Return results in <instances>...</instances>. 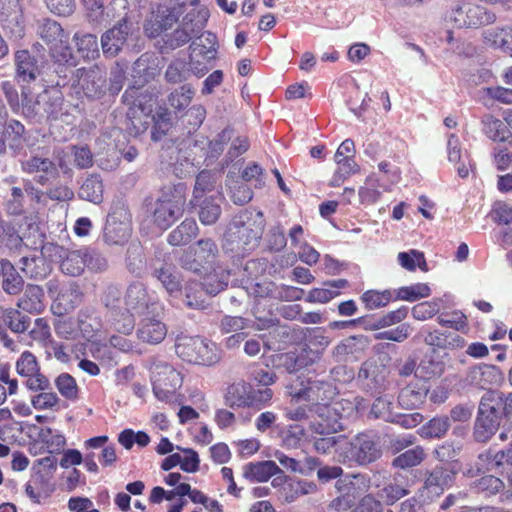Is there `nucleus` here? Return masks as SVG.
<instances>
[{"instance_id": "obj_9", "label": "nucleus", "mask_w": 512, "mask_h": 512, "mask_svg": "<svg viewBox=\"0 0 512 512\" xmlns=\"http://www.w3.org/2000/svg\"><path fill=\"white\" fill-rule=\"evenodd\" d=\"M150 371L155 397L160 401H169L182 386L181 373L164 361H154Z\"/></svg>"}, {"instance_id": "obj_38", "label": "nucleus", "mask_w": 512, "mask_h": 512, "mask_svg": "<svg viewBox=\"0 0 512 512\" xmlns=\"http://www.w3.org/2000/svg\"><path fill=\"white\" fill-rule=\"evenodd\" d=\"M0 266L3 275V290L10 295L19 294L23 289V278L19 275L14 265L10 261L1 260Z\"/></svg>"}, {"instance_id": "obj_48", "label": "nucleus", "mask_w": 512, "mask_h": 512, "mask_svg": "<svg viewBox=\"0 0 512 512\" xmlns=\"http://www.w3.org/2000/svg\"><path fill=\"white\" fill-rule=\"evenodd\" d=\"M397 259L400 266L408 271H414L416 267L424 272L428 271L424 253L419 250L411 249L407 252H399Z\"/></svg>"}, {"instance_id": "obj_44", "label": "nucleus", "mask_w": 512, "mask_h": 512, "mask_svg": "<svg viewBox=\"0 0 512 512\" xmlns=\"http://www.w3.org/2000/svg\"><path fill=\"white\" fill-rule=\"evenodd\" d=\"M450 428V418L448 416L434 417L422 425L418 434L425 439H439L446 435Z\"/></svg>"}, {"instance_id": "obj_20", "label": "nucleus", "mask_w": 512, "mask_h": 512, "mask_svg": "<svg viewBox=\"0 0 512 512\" xmlns=\"http://www.w3.org/2000/svg\"><path fill=\"white\" fill-rule=\"evenodd\" d=\"M209 18V11L206 7L199 5V0H191L185 3V12L179 18L178 25L185 29L193 37H197L205 28Z\"/></svg>"}, {"instance_id": "obj_61", "label": "nucleus", "mask_w": 512, "mask_h": 512, "mask_svg": "<svg viewBox=\"0 0 512 512\" xmlns=\"http://www.w3.org/2000/svg\"><path fill=\"white\" fill-rule=\"evenodd\" d=\"M370 413L385 422H394L393 404L385 397H378L372 404Z\"/></svg>"}, {"instance_id": "obj_43", "label": "nucleus", "mask_w": 512, "mask_h": 512, "mask_svg": "<svg viewBox=\"0 0 512 512\" xmlns=\"http://www.w3.org/2000/svg\"><path fill=\"white\" fill-rule=\"evenodd\" d=\"M73 41L78 53L86 59L94 60L99 56V45L97 36L91 33L76 32Z\"/></svg>"}, {"instance_id": "obj_2", "label": "nucleus", "mask_w": 512, "mask_h": 512, "mask_svg": "<svg viewBox=\"0 0 512 512\" xmlns=\"http://www.w3.org/2000/svg\"><path fill=\"white\" fill-rule=\"evenodd\" d=\"M122 101L128 106L127 127L131 133H144L150 125V114L155 103L154 94L144 87H128L122 95Z\"/></svg>"}, {"instance_id": "obj_32", "label": "nucleus", "mask_w": 512, "mask_h": 512, "mask_svg": "<svg viewBox=\"0 0 512 512\" xmlns=\"http://www.w3.org/2000/svg\"><path fill=\"white\" fill-rule=\"evenodd\" d=\"M1 135L13 152L20 151L26 142V129L20 121L15 119H10L5 122Z\"/></svg>"}, {"instance_id": "obj_62", "label": "nucleus", "mask_w": 512, "mask_h": 512, "mask_svg": "<svg viewBox=\"0 0 512 512\" xmlns=\"http://www.w3.org/2000/svg\"><path fill=\"white\" fill-rule=\"evenodd\" d=\"M189 75L190 71L187 68L186 62L182 60L172 62L165 71V79L172 84L187 80Z\"/></svg>"}, {"instance_id": "obj_42", "label": "nucleus", "mask_w": 512, "mask_h": 512, "mask_svg": "<svg viewBox=\"0 0 512 512\" xmlns=\"http://www.w3.org/2000/svg\"><path fill=\"white\" fill-rule=\"evenodd\" d=\"M185 304L192 309L203 310L208 306V293L197 281H188L184 286Z\"/></svg>"}, {"instance_id": "obj_17", "label": "nucleus", "mask_w": 512, "mask_h": 512, "mask_svg": "<svg viewBox=\"0 0 512 512\" xmlns=\"http://www.w3.org/2000/svg\"><path fill=\"white\" fill-rule=\"evenodd\" d=\"M184 203L185 198L181 194L159 199L153 214L155 224L161 229L170 227L182 215Z\"/></svg>"}, {"instance_id": "obj_31", "label": "nucleus", "mask_w": 512, "mask_h": 512, "mask_svg": "<svg viewBox=\"0 0 512 512\" xmlns=\"http://www.w3.org/2000/svg\"><path fill=\"white\" fill-rule=\"evenodd\" d=\"M251 385L244 381L231 384L225 394V403L230 408L250 407L251 401Z\"/></svg>"}, {"instance_id": "obj_25", "label": "nucleus", "mask_w": 512, "mask_h": 512, "mask_svg": "<svg viewBox=\"0 0 512 512\" xmlns=\"http://www.w3.org/2000/svg\"><path fill=\"white\" fill-rule=\"evenodd\" d=\"M429 386L424 380H417L404 387L399 395V405L404 409H416L420 407L427 397Z\"/></svg>"}, {"instance_id": "obj_8", "label": "nucleus", "mask_w": 512, "mask_h": 512, "mask_svg": "<svg viewBox=\"0 0 512 512\" xmlns=\"http://www.w3.org/2000/svg\"><path fill=\"white\" fill-rule=\"evenodd\" d=\"M219 249L214 240L200 239L195 245L184 250L179 257V265L188 271L199 273L212 268L218 258Z\"/></svg>"}, {"instance_id": "obj_16", "label": "nucleus", "mask_w": 512, "mask_h": 512, "mask_svg": "<svg viewBox=\"0 0 512 512\" xmlns=\"http://www.w3.org/2000/svg\"><path fill=\"white\" fill-rule=\"evenodd\" d=\"M355 144L351 139H345L338 147L334 159L337 169L331 180V186H339L345 179L358 171V165L354 160Z\"/></svg>"}, {"instance_id": "obj_11", "label": "nucleus", "mask_w": 512, "mask_h": 512, "mask_svg": "<svg viewBox=\"0 0 512 512\" xmlns=\"http://www.w3.org/2000/svg\"><path fill=\"white\" fill-rule=\"evenodd\" d=\"M125 305L128 310L136 315L158 316L162 311L161 303L151 296L141 282L129 285L125 295Z\"/></svg>"}, {"instance_id": "obj_24", "label": "nucleus", "mask_w": 512, "mask_h": 512, "mask_svg": "<svg viewBox=\"0 0 512 512\" xmlns=\"http://www.w3.org/2000/svg\"><path fill=\"white\" fill-rule=\"evenodd\" d=\"M79 85L88 98H99L105 90L106 75L98 67L79 69Z\"/></svg>"}, {"instance_id": "obj_6", "label": "nucleus", "mask_w": 512, "mask_h": 512, "mask_svg": "<svg viewBox=\"0 0 512 512\" xmlns=\"http://www.w3.org/2000/svg\"><path fill=\"white\" fill-rule=\"evenodd\" d=\"M175 350L180 358L192 364L210 366L220 359L216 345L201 337H181Z\"/></svg>"}, {"instance_id": "obj_41", "label": "nucleus", "mask_w": 512, "mask_h": 512, "mask_svg": "<svg viewBox=\"0 0 512 512\" xmlns=\"http://www.w3.org/2000/svg\"><path fill=\"white\" fill-rule=\"evenodd\" d=\"M129 12L128 0H111L104 6L103 24H109L112 21H115L116 24H130L128 20Z\"/></svg>"}, {"instance_id": "obj_14", "label": "nucleus", "mask_w": 512, "mask_h": 512, "mask_svg": "<svg viewBox=\"0 0 512 512\" xmlns=\"http://www.w3.org/2000/svg\"><path fill=\"white\" fill-rule=\"evenodd\" d=\"M15 80L23 87L35 82L42 74L44 65L39 58L27 49L14 54Z\"/></svg>"}, {"instance_id": "obj_58", "label": "nucleus", "mask_w": 512, "mask_h": 512, "mask_svg": "<svg viewBox=\"0 0 512 512\" xmlns=\"http://www.w3.org/2000/svg\"><path fill=\"white\" fill-rule=\"evenodd\" d=\"M230 273L228 271H222L220 274L214 273L208 275L204 282L201 283L208 293L209 296L217 295L219 292L224 290L229 282Z\"/></svg>"}, {"instance_id": "obj_57", "label": "nucleus", "mask_w": 512, "mask_h": 512, "mask_svg": "<svg viewBox=\"0 0 512 512\" xmlns=\"http://www.w3.org/2000/svg\"><path fill=\"white\" fill-rule=\"evenodd\" d=\"M127 267L133 274L139 275L145 267L144 251L140 244L132 243L127 249Z\"/></svg>"}, {"instance_id": "obj_22", "label": "nucleus", "mask_w": 512, "mask_h": 512, "mask_svg": "<svg viewBox=\"0 0 512 512\" xmlns=\"http://www.w3.org/2000/svg\"><path fill=\"white\" fill-rule=\"evenodd\" d=\"M311 430L319 435H331L342 430L343 424L331 408V406H320L317 408V415L310 420Z\"/></svg>"}, {"instance_id": "obj_45", "label": "nucleus", "mask_w": 512, "mask_h": 512, "mask_svg": "<svg viewBox=\"0 0 512 512\" xmlns=\"http://www.w3.org/2000/svg\"><path fill=\"white\" fill-rule=\"evenodd\" d=\"M326 388H330L328 383L323 381H313L309 382L308 386H305L299 390L294 389L293 386H291L289 394L296 399H305L312 402H319L325 400L326 396L320 395V390L323 389L325 393Z\"/></svg>"}, {"instance_id": "obj_47", "label": "nucleus", "mask_w": 512, "mask_h": 512, "mask_svg": "<svg viewBox=\"0 0 512 512\" xmlns=\"http://www.w3.org/2000/svg\"><path fill=\"white\" fill-rule=\"evenodd\" d=\"M485 38L495 47L512 56V27L493 28L486 32Z\"/></svg>"}, {"instance_id": "obj_29", "label": "nucleus", "mask_w": 512, "mask_h": 512, "mask_svg": "<svg viewBox=\"0 0 512 512\" xmlns=\"http://www.w3.org/2000/svg\"><path fill=\"white\" fill-rule=\"evenodd\" d=\"M454 481V473L442 466L434 467L426 476L424 486L431 492L439 495L450 487Z\"/></svg>"}, {"instance_id": "obj_23", "label": "nucleus", "mask_w": 512, "mask_h": 512, "mask_svg": "<svg viewBox=\"0 0 512 512\" xmlns=\"http://www.w3.org/2000/svg\"><path fill=\"white\" fill-rule=\"evenodd\" d=\"M130 31L131 24L121 23L104 32L101 37L103 53L108 57H115L126 43Z\"/></svg>"}, {"instance_id": "obj_1", "label": "nucleus", "mask_w": 512, "mask_h": 512, "mask_svg": "<svg viewBox=\"0 0 512 512\" xmlns=\"http://www.w3.org/2000/svg\"><path fill=\"white\" fill-rule=\"evenodd\" d=\"M264 229L262 212L243 210L233 217L224 235L226 252L244 256L258 247Z\"/></svg>"}, {"instance_id": "obj_52", "label": "nucleus", "mask_w": 512, "mask_h": 512, "mask_svg": "<svg viewBox=\"0 0 512 512\" xmlns=\"http://www.w3.org/2000/svg\"><path fill=\"white\" fill-rule=\"evenodd\" d=\"M505 487L504 482L493 475H486L474 482V489L484 497H491L501 492Z\"/></svg>"}, {"instance_id": "obj_5", "label": "nucleus", "mask_w": 512, "mask_h": 512, "mask_svg": "<svg viewBox=\"0 0 512 512\" xmlns=\"http://www.w3.org/2000/svg\"><path fill=\"white\" fill-rule=\"evenodd\" d=\"M340 455L344 462L366 466L377 461L382 450L375 434L361 432L341 447Z\"/></svg>"}, {"instance_id": "obj_3", "label": "nucleus", "mask_w": 512, "mask_h": 512, "mask_svg": "<svg viewBox=\"0 0 512 512\" xmlns=\"http://www.w3.org/2000/svg\"><path fill=\"white\" fill-rule=\"evenodd\" d=\"M501 404L500 391L488 390L483 394L474 424L475 441L485 443L495 434L504 416Z\"/></svg>"}, {"instance_id": "obj_60", "label": "nucleus", "mask_w": 512, "mask_h": 512, "mask_svg": "<svg viewBox=\"0 0 512 512\" xmlns=\"http://www.w3.org/2000/svg\"><path fill=\"white\" fill-rule=\"evenodd\" d=\"M30 323L31 318L17 309H9L4 322L15 333H24L29 328Z\"/></svg>"}, {"instance_id": "obj_21", "label": "nucleus", "mask_w": 512, "mask_h": 512, "mask_svg": "<svg viewBox=\"0 0 512 512\" xmlns=\"http://www.w3.org/2000/svg\"><path fill=\"white\" fill-rule=\"evenodd\" d=\"M83 294L78 285L70 283L63 286L51 304L54 315L62 316L75 310L82 302Z\"/></svg>"}, {"instance_id": "obj_53", "label": "nucleus", "mask_w": 512, "mask_h": 512, "mask_svg": "<svg viewBox=\"0 0 512 512\" xmlns=\"http://www.w3.org/2000/svg\"><path fill=\"white\" fill-rule=\"evenodd\" d=\"M430 293L431 290L427 284L417 283L397 289L395 299L414 302L420 298L428 297Z\"/></svg>"}, {"instance_id": "obj_55", "label": "nucleus", "mask_w": 512, "mask_h": 512, "mask_svg": "<svg viewBox=\"0 0 512 512\" xmlns=\"http://www.w3.org/2000/svg\"><path fill=\"white\" fill-rule=\"evenodd\" d=\"M408 315V307L401 306L400 308L390 311L374 323L365 326V329L377 330L385 327H389L403 321Z\"/></svg>"}, {"instance_id": "obj_4", "label": "nucleus", "mask_w": 512, "mask_h": 512, "mask_svg": "<svg viewBox=\"0 0 512 512\" xmlns=\"http://www.w3.org/2000/svg\"><path fill=\"white\" fill-rule=\"evenodd\" d=\"M37 35L47 45L56 62L75 65L70 35L59 22L51 18L40 20L37 24Z\"/></svg>"}, {"instance_id": "obj_18", "label": "nucleus", "mask_w": 512, "mask_h": 512, "mask_svg": "<svg viewBox=\"0 0 512 512\" xmlns=\"http://www.w3.org/2000/svg\"><path fill=\"white\" fill-rule=\"evenodd\" d=\"M183 12H185V3L173 6H160L155 16V22L150 21L145 25L146 34L151 38H155L163 31L171 29L174 24L178 25L179 18Z\"/></svg>"}, {"instance_id": "obj_30", "label": "nucleus", "mask_w": 512, "mask_h": 512, "mask_svg": "<svg viewBox=\"0 0 512 512\" xmlns=\"http://www.w3.org/2000/svg\"><path fill=\"white\" fill-rule=\"evenodd\" d=\"M43 298L44 292L40 286L27 285L23 295L18 299L17 307L31 314H39L45 308Z\"/></svg>"}, {"instance_id": "obj_35", "label": "nucleus", "mask_w": 512, "mask_h": 512, "mask_svg": "<svg viewBox=\"0 0 512 512\" xmlns=\"http://www.w3.org/2000/svg\"><path fill=\"white\" fill-rule=\"evenodd\" d=\"M191 52H198L206 62L214 60L218 52L217 37L211 32L202 33L190 44Z\"/></svg>"}, {"instance_id": "obj_59", "label": "nucleus", "mask_w": 512, "mask_h": 512, "mask_svg": "<svg viewBox=\"0 0 512 512\" xmlns=\"http://www.w3.org/2000/svg\"><path fill=\"white\" fill-rule=\"evenodd\" d=\"M213 187V174L207 170L199 172L198 175L196 176L193 198L190 200V203H193L194 201L198 202L199 199L204 197V193L206 191H211Z\"/></svg>"}, {"instance_id": "obj_39", "label": "nucleus", "mask_w": 512, "mask_h": 512, "mask_svg": "<svg viewBox=\"0 0 512 512\" xmlns=\"http://www.w3.org/2000/svg\"><path fill=\"white\" fill-rule=\"evenodd\" d=\"M198 225L194 219H185L168 236L169 244L182 246L190 243L198 234Z\"/></svg>"}, {"instance_id": "obj_56", "label": "nucleus", "mask_w": 512, "mask_h": 512, "mask_svg": "<svg viewBox=\"0 0 512 512\" xmlns=\"http://www.w3.org/2000/svg\"><path fill=\"white\" fill-rule=\"evenodd\" d=\"M409 494V489L406 485L397 483L396 481L390 482L385 485L378 493V496L387 504L393 505L401 498Z\"/></svg>"}, {"instance_id": "obj_15", "label": "nucleus", "mask_w": 512, "mask_h": 512, "mask_svg": "<svg viewBox=\"0 0 512 512\" xmlns=\"http://www.w3.org/2000/svg\"><path fill=\"white\" fill-rule=\"evenodd\" d=\"M0 25L10 38H23L25 21L19 0H0Z\"/></svg>"}, {"instance_id": "obj_50", "label": "nucleus", "mask_w": 512, "mask_h": 512, "mask_svg": "<svg viewBox=\"0 0 512 512\" xmlns=\"http://www.w3.org/2000/svg\"><path fill=\"white\" fill-rule=\"evenodd\" d=\"M154 276L161 282L162 286L169 294L181 290V281L178 273L170 266H163L155 269Z\"/></svg>"}, {"instance_id": "obj_27", "label": "nucleus", "mask_w": 512, "mask_h": 512, "mask_svg": "<svg viewBox=\"0 0 512 512\" xmlns=\"http://www.w3.org/2000/svg\"><path fill=\"white\" fill-rule=\"evenodd\" d=\"M167 334V328L160 320L155 319V316H146L137 330L138 338L148 344H158L162 342Z\"/></svg>"}, {"instance_id": "obj_13", "label": "nucleus", "mask_w": 512, "mask_h": 512, "mask_svg": "<svg viewBox=\"0 0 512 512\" xmlns=\"http://www.w3.org/2000/svg\"><path fill=\"white\" fill-rule=\"evenodd\" d=\"M24 173L32 175L33 180L42 186L58 179V168L52 159L41 154H32L21 162Z\"/></svg>"}, {"instance_id": "obj_26", "label": "nucleus", "mask_w": 512, "mask_h": 512, "mask_svg": "<svg viewBox=\"0 0 512 512\" xmlns=\"http://www.w3.org/2000/svg\"><path fill=\"white\" fill-rule=\"evenodd\" d=\"M243 477L250 482H266L272 476L281 473L278 465L271 460L250 462L243 466Z\"/></svg>"}, {"instance_id": "obj_63", "label": "nucleus", "mask_w": 512, "mask_h": 512, "mask_svg": "<svg viewBox=\"0 0 512 512\" xmlns=\"http://www.w3.org/2000/svg\"><path fill=\"white\" fill-rule=\"evenodd\" d=\"M490 217L499 225H511L512 205L504 201H496L490 211Z\"/></svg>"}, {"instance_id": "obj_37", "label": "nucleus", "mask_w": 512, "mask_h": 512, "mask_svg": "<svg viewBox=\"0 0 512 512\" xmlns=\"http://www.w3.org/2000/svg\"><path fill=\"white\" fill-rule=\"evenodd\" d=\"M104 186L100 175L91 174L88 176L79 189V197L94 204L103 201Z\"/></svg>"}, {"instance_id": "obj_7", "label": "nucleus", "mask_w": 512, "mask_h": 512, "mask_svg": "<svg viewBox=\"0 0 512 512\" xmlns=\"http://www.w3.org/2000/svg\"><path fill=\"white\" fill-rule=\"evenodd\" d=\"M371 480L366 474H353L335 482V489L339 494L328 505L330 511L347 512L355 507L356 498L360 491L370 487Z\"/></svg>"}, {"instance_id": "obj_10", "label": "nucleus", "mask_w": 512, "mask_h": 512, "mask_svg": "<svg viewBox=\"0 0 512 512\" xmlns=\"http://www.w3.org/2000/svg\"><path fill=\"white\" fill-rule=\"evenodd\" d=\"M131 216L123 205L114 206L107 215L103 239L109 245L126 243L131 234Z\"/></svg>"}, {"instance_id": "obj_49", "label": "nucleus", "mask_w": 512, "mask_h": 512, "mask_svg": "<svg viewBox=\"0 0 512 512\" xmlns=\"http://www.w3.org/2000/svg\"><path fill=\"white\" fill-rule=\"evenodd\" d=\"M424 458V449L421 446H416L395 457L392 461V466L399 469H407L419 465Z\"/></svg>"}, {"instance_id": "obj_34", "label": "nucleus", "mask_w": 512, "mask_h": 512, "mask_svg": "<svg viewBox=\"0 0 512 512\" xmlns=\"http://www.w3.org/2000/svg\"><path fill=\"white\" fill-rule=\"evenodd\" d=\"M448 160L456 165L458 175L466 178L469 175V165L466 164L468 156L463 153L459 138L450 134L447 141Z\"/></svg>"}, {"instance_id": "obj_46", "label": "nucleus", "mask_w": 512, "mask_h": 512, "mask_svg": "<svg viewBox=\"0 0 512 512\" xmlns=\"http://www.w3.org/2000/svg\"><path fill=\"white\" fill-rule=\"evenodd\" d=\"M483 132L493 141L503 142L510 134L507 126L498 118L492 115H485L482 118Z\"/></svg>"}, {"instance_id": "obj_40", "label": "nucleus", "mask_w": 512, "mask_h": 512, "mask_svg": "<svg viewBox=\"0 0 512 512\" xmlns=\"http://www.w3.org/2000/svg\"><path fill=\"white\" fill-rule=\"evenodd\" d=\"M88 256L87 250L68 252L60 264L62 272L70 276H79L87 266Z\"/></svg>"}, {"instance_id": "obj_51", "label": "nucleus", "mask_w": 512, "mask_h": 512, "mask_svg": "<svg viewBox=\"0 0 512 512\" xmlns=\"http://www.w3.org/2000/svg\"><path fill=\"white\" fill-rule=\"evenodd\" d=\"M393 299L391 290H367L361 295V301L366 309L374 310L385 307Z\"/></svg>"}, {"instance_id": "obj_28", "label": "nucleus", "mask_w": 512, "mask_h": 512, "mask_svg": "<svg viewBox=\"0 0 512 512\" xmlns=\"http://www.w3.org/2000/svg\"><path fill=\"white\" fill-rule=\"evenodd\" d=\"M222 197L220 194L210 195L190 203L194 207H198V216L202 224L212 225L221 215Z\"/></svg>"}, {"instance_id": "obj_54", "label": "nucleus", "mask_w": 512, "mask_h": 512, "mask_svg": "<svg viewBox=\"0 0 512 512\" xmlns=\"http://www.w3.org/2000/svg\"><path fill=\"white\" fill-rule=\"evenodd\" d=\"M194 90L189 84L182 85L168 96L169 105L177 111L186 109L192 101Z\"/></svg>"}, {"instance_id": "obj_12", "label": "nucleus", "mask_w": 512, "mask_h": 512, "mask_svg": "<svg viewBox=\"0 0 512 512\" xmlns=\"http://www.w3.org/2000/svg\"><path fill=\"white\" fill-rule=\"evenodd\" d=\"M450 19L458 28H478L493 23L496 15L481 5L466 3L453 9Z\"/></svg>"}, {"instance_id": "obj_36", "label": "nucleus", "mask_w": 512, "mask_h": 512, "mask_svg": "<svg viewBox=\"0 0 512 512\" xmlns=\"http://www.w3.org/2000/svg\"><path fill=\"white\" fill-rule=\"evenodd\" d=\"M20 269L25 276L41 280L49 273V265L42 255L24 256L20 259Z\"/></svg>"}, {"instance_id": "obj_33", "label": "nucleus", "mask_w": 512, "mask_h": 512, "mask_svg": "<svg viewBox=\"0 0 512 512\" xmlns=\"http://www.w3.org/2000/svg\"><path fill=\"white\" fill-rule=\"evenodd\" d=\"M135 315L126 307H120L117 310H111L110 313H106V318L111 328L119 333L128 335L134 330Z\"/></svg>"}, {"instance_id": "obj_19", "label": "nucleus", "mask_w": 512, "mask_h": 512, "mask_svg": "<svg viewBox=\"0 0 512 512\" xmlns=\"http://www.w3.org/2000/svg\"><path fill=\"white\" fill-rule=\"evenodd\" d=\"M465 380L470 386L488 391L503 381V374L495 365L480 363L468 369Z\"/></svg>"}, {"instance_id": "obj_64", "label": "nucleus", "mask_w": 512, "mask_h": 512, "mask_svg": "<svg viewBox=\"0 0 512 512\" xmlns=\"http://www.w3.org/2000/svg\"><path fill=\"white\" fill-rule=\"evenodd\" d=\"M193 38L185 29L177 25L176 29L165 34L164 44L166 48L174 50L189 43Z\"/></svg>"}]
</instances>
